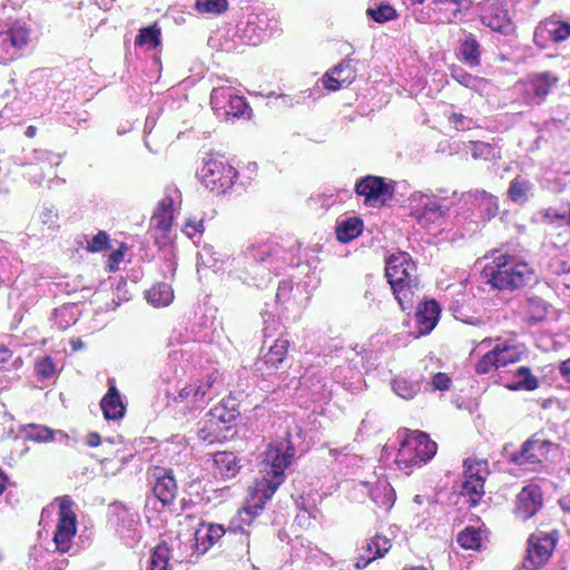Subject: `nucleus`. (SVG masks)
Returning <instances> with one entry per match:
<instances>
[{
    "mask_svg": "<svg viewBox=\"0 0 570 570\" xmlns=\"http://www.w3.org/2000/svg\"><path fill=\"white\" fill-rule=\"evenodd\" d=\"M385 277L390 285L402 284L412 278H417L416 265L411 255L397 252L385 259Z\"/></svg>",
    "mask_w": 570,
    "mask_h": 570,
    "instance_id": "obj_17",
    "label": "nucleus"
},
{
    "mask_svg": "<svg viewBox=\"0 0 570 570\" xmlns=\"http://www.w3.org/2000/svg\"><path fill=\"white\" fill-rule=\"evenodd\" d=\"M86 443L90 448H97L101 444V436L97 432H90L87 434Z\"/></svg>",
    "mask_w": 570,
    "mask_h": 570,
    "instance_id": "obj_54",
    "label": "nucleus"
},
{
    "mask_svg": "<svg viewBox=\"0 0 570 570\" xmlns=\"http://www.w3.org/2000/svg\"><path fill=\"white\" fill-rule=\"evenodd\" d=\"M363 222L358 217H350L336 226V238L341 243H350L361 235Z\"/></svg>",
    "mask_w": 570,
    "mask_h": 570,
    "instance_id": "obj_35",
    "label": "nucleus"
},
{
    "mask_svg": "<svg viewBox=\"0 0 570 570\" xmlns=\"http://www.w3.org/2000/svg\"><path fill=\"white\" fill-rule=\"evenodd\" d=\"M438 444L429 434L419 430H405L395 462L401 470L421 466L436 454Z\"/></svg>",
    "mask_w": 570,
    "mask_h": 570,
    "instance_id": "obj_3",
    "label": "nucleus"
},
{
    "mask_svg": "<svg viewBox=\"0 0 570 570\" xmlns=\"http://www.w3.org/2000/svg\"><path fill=\"white\" fill-rule=\"evenodd\" d=\"M229 3L227 0H197L195 9L199 13L222 14L228 10Z\"/></svg>",
    "mask_w": 570,
    "mask_h": 570,
    "instance_id": "obj_43",
    "label": "nucleus"
},
{
    "mask_svg": "<svg viewBox=\"0 0 570 570\" xmlns=\"http://www.w3.org/2000/svg\"><path fill=\"white\" fill-rule=\"evenodd\" d=\"M512 375L515 381L505 384V387L509 391L523 390L532 392L539 387V380L535 375L532 374V371L529 366H519Z\"/></svg>",
    "mask_w": 570,
    "mask_h": 570,
    "instance_id": "obj_31",
    "label": "nucleus"
},
{
    "mask_svg": "<svg viewBox=\"0 0 570 570\" xmlns=\"http://www.w3.org/2000/svg\"><path fill=\"white\" fill-rule=\"evenodd\" d=\"M458 544L464 550L479 551L482 547V532L480 528L468 525L458 533Z\"/></svg>",
    "mask_w": 570,
    "mask_h": 570,
    "instance_id": "obj_37",
    "label": "nucleus"
},
{
    "mask_svg": "<svg viewBox=\"0 0 570 570\" xmlns=\"http://www.w3.org/2000/svg\"><path fill=\"white\" fill-rule=\"evenodd\" d=\"M543 220L557 226L570 225V204L561 203L559 206H550L543 210Z\"/></svg>",
    "mask_w": 570,
    "mask_h": 570,
    "instance_id": "obj_38",
    "label": "nucleus"
},
{
    "mask_svg": "<svg viewBox=\"0 0 570 570\" xmlns=\"http://www.w3.org/2000/svg\"><path fill=\"white\" fill-rule=\"evenodd\" d=\"M414 503H416L417 505H428V509L429 511L431 509H435L436 505H438V502L434 498L432 497H428V495H422V494H416L413 499Z\"/></svg>",
    "mask_w": 570,
    "mask_h": 570,
    "instance_id": "obj_52",
    "label": "nucleus"
},
{
    "mask_svg": "<svg viewBox=\"0 0 570 570\" xmlns=\"http://www.w3.org/2000/svg\"><path fill=\"white\" fill-rule=\"evenodd\" d=\"M174 223V199L169 196L163 198L150 218L149 233L156 244L161 247L167 244L168 234Z\"/></svg>",
    "mask_w": 570,
    "mask_h": 570,
    "instance_id": "obj_16",
    "label": "nucleus"
},
{
    "mask_svg": "<svg viewBox=\"0 0 570 570\" xmlns=\"http://www.w3.org/2000/svg\"><path fill=\"white\" fill-rule=\"evenodd\" d=\"M214 473L220 479L229 480L240 471V460L233 451H217L213 454Z\"/></svg>",
    "mask_w": 570,
    "mask_h": 570,
    "instance_id": "obj_27",
    "label": "nucleus"
},
{
    "mask_svg": "<svg viewBox=\"0 0 570 570\" xmlns=\"http://www.w3.org/2000/svg\"><path fill=\"white\" fill-rule=\"evenodd\" d=\"M100 407L106 420H118L124 417L126 413V407L114 379L108 380V392L101 399Z\"/></svg>",
    "mask_w": 570,
    "mask_h": 570,
    "instance_id": "obj_28",
    "label": "nucleus"
},
{
    "mask_svg": "<svg viewBox=\"0 0 570 570\" xmlns=\"http://www.w3.org/2000/svg\"><path fill=\"white\" fill-rule=\"evenodd\" d=\"M494 342V346L475 362L474 372L476 374L487 375L522 360L520 346L513 341L497 337Z\"/></svg>",
    "mask_w": 570,
    "mask_h": 570,
    "instance_id": "obj_6",
    "label": "nucleus"
},
{
    "mask_svg": "<svg viewBox=\"0 0 570 570\" xmlns=\"http://www.w3.org/2000/svg\"><path fill=\"white\" fill-rule=\"evenodd\" d=\"M431 384L433 390L449 391L452 384V380L446 373L438 372L433 375Z\"/></svg>",
    "mask_w": 570,
    "mask_h": 570,
    "instance_id": "obj_50",
    "label": "nucleus"
},
{
    "mask_svg": "<svg viewBox=\"0 0 570 570\" xmlns=\"http://www.w3.org/2000/svg\"><path fill=\"white\" fill-rule=\"evenodd\" d=\"M561 376L570 383V357L563 361L559 366Z\"/></svg>",
    "mask_w": 570,
    "mask_h": 570,
    "instance_id": "obj_55",
    "label": "nucleus"
},
{
    "mask_svg": "<svg viewBox=\"0 0 570 570\" xmlns=\"http://www.w3.org/2000/svg\"><path fill=\"white\" fill-rule=\"evenodd\" d=\"M147 301L155 307L168 306L174 299V291L167 283H157L146 293Z\"/></svg>",
    "mask_w": 570,
    "mask_h": 570,
    "instance_id": "obj_34",
    "label": "nucleus"
},
{
    "mask_svg": "<svg viewBox=\"0 0 570 570\" xmlns=\"http://www.w3.org/2000/svg\"><path fill=\"white\" fill-rule=\"evenodd\" d=\"M19 363H21V358H20V357H18L17 360H14V362H13V366H14V367H18V366H19Z\"/></svg>",
    "mask_w": 570,
    "mask_h": 570,
    "instance_id": "obj_61",
    "label": "nucleus"
},
{
    "mask_svg": "<svg viewBox=\"0 0 570 570\" xmlns=\"http://www.w3.org/2000/svg\"><path fill=\"white\" fill-rule=\"evenodd\" d=\"M288 348V340H275L274 343L268 347V351L263 356L265 364L271 365L273 367H278L286 360Z\"/></svg>",
    "mask_w": 570,
    "mask_h": 570,
    "instance_id": "obj_36",
    "label": "nucleus"
},
{
    "mask_svg": "<svg viewBox=\"0 0 570 570\" xmlns=\"http://www.w3.org/2000/svg\"><path fill=\"white\" fill-rule=\"evenodd\" d=\"M525 311L535 322L546 318L548 313V304L539 296H530L525 299Z\"/></svg>",
    "mask_w": 570,
    "mask_h": 570,
    "instance_id": "obj_42",
    "label": "nucleus"
},
{
    "mask_svg": "<svg viewBox=\"0 0 570 570\" xmlns=\"http://www.w3.org/2000/svg\"><path fill=\"white\" fill-rule=\"evenodd\" d=\"M391 386L393 392L404 400L414 399L421 391L420 381L412 380L405 375L395 376L391 382Z\"/></svg>",
    "mask_w": 570,
    "mask_h": 570,
    "instance_id": "obj_33",
    "label": "nucleus"
},
{
    "mask_svg": "<svg viewBox=\"0 0 570 570\" xmlns=\"http://www.w3.org/2000/svg\"><path fill=\"white\" fill-rule=\"evenodd\" d=\"M296 450L289 433L283 440L269 443L264 451L265 475L257 483V492L269 500L285 480V470L292 464Z\"/></svg>",
    "mask_w": 570,
    "mask_h": 570,
    "instance_id": "obj_2",
    "label": "nucleus"
},
{
    "mask_svg": "<svg viewBox=\"0 0 570 570\" xmlns=\"http://www.w3.org/2000/svg\"><path fill=\"white\" fill-rule=\"evenodd\" d=\"M449 119L451 121H454V122H461L463 119H464V116L462 114H456V112H453L451 114V116L449 117Z\"/></svg>",
    "mask_w": 570,
    "mask_h": 570,
    "instance_id": "obj_57",
    "label": "nucleus"
},
{
    "mask_svg": "<svg viewBox=\"0 0 570 570\" xmlns=\"http://www.w3.org/2000/svg\"><path fill=\"white\" fill-rule=\"evenodd\" d=\"M461 57L464 62L472 67L480 66V45L474 36L469 35L462 42H461Z\"/></svg>",
    "mask_w": 570,
    "mask_h": 570,
    "instance_id": "obj_41",
    "label": "nucleus"
},
{
    "mask_svg": "<svg viewBox=\"0 0 570 570\" xmlns=\"http://www.w3.org/2000/svg\"><path fill=\"white\" fill-rule=\"evenodd\" d=\"M28 439L37 442H47L53 440V431L47 426L30 424L28 426Z\"/></svg>",
    "mask_w": 570,
    "mask_h": 570,
    "instance_id": "obj_48",
    "label": "nucleus"
},
{
    "mask_svg": "<svg viewBox=\"0 0 570 570\" xmlns=\"http://www.w3.org/2000/svg\"><path fill=\"white\" fill-rule=\"evenodd\" d=\"M161 43V29L157 22L151 26L141 28L135 39V45L138 47L148 46L150 49H156Z\"/></svg>",
    "mask_w": 570,
    "mask_h": 570,
    "instance_id": "obj_39",
    "label": "nucleus"
},
{
    "mask_svg": "<svg viewBox=\"0 0 570 570\" xmlns=\"http://www.w3.org/2000/svg\"><path fill=\"white\" fill-rule=\"evenodd\" d=\"M228 533L223 524L202 521L194 533V547L197 553L205 554Z\"/></svg>",
    "mask_w": 570,
    "mask_h": 570,
    "instance_id": "obj_24",
    "label": "nucleus"
},
{
    "mask_svg": "<svg viewBox=\"0 0 570 570\" xmlns=\"http://www.w3.org/2000/svg\"><path fill=\"white\" fill-rule=\"evenodd\" d=\"M412 7H420L423 22L451 24L460 21L469 9L468 0H409Z\"/></svg>",
    "mask_w": 570,
    "mask_h": 570,
    "instance_id": "obj_4",
    "label": "nucleus"
},
{
    "mask_svg": "<svg viewBox=\"0 0 570 570\" xmlns=\"http://www.w3.org/2000/svg\"><path fill=\"white\" fill-rule=\"evenodd\" d=\"M492 341H493V340H492L491 337H485V338H483V340L481 341V344H482V345H485V344H488V345H489V344H491V343H492Z\"/></svg>",
    "mask_w": 570,
    "mask_h": 570,
    "instance_id": "obj_60",
    "label": "nucleus"
},
{
    "mask_svg": "<svg viewBox=\"0 0 570 570\" xmlns=\"http://www.w3.org/2000/svg\"><path fill=\"white\" fill-rule=\"evenodd\" d=\"M35 371L39 379H49L56 371V365L50 356L38 358L35 364Z\"/></svg>",
    "mask_w": 570,
    "mask_h": 570,
    "instance_id": "obj_47",
    "label": "nucleus"
},
{
    "mask_svg": "<svg viewBox=\"0 0 570 570\" xmlns=\"http://www.w3.org/2000/svg\"><path fill=\"white\" fill-rule=\"evenodd\" d=\"M354 191L365 206L382 207L394 197L395 187L381 176L367 175L356 181Z\"/></svg>",
    "mask_w": 570,
    "mask_h": 570,
    "instance_id": "obj_12",
    "label": "nucleus"
},
{
    "mask_svg": "<svg viewBox=\"0 0 570 570\" xmlns=\"http://www.w3.org/2000/svg\"><path fill=\"white\" fill-rule=\"evenodd\" d=\"M441 307L435 299L425 301L420 304L415 312L416 333L415 336L430 334L440 318Z\"/></svg>",
    "mask_w": 570,
    "mask_h": 570,
    "instance_id": "obj_26",
    "label": "nucleus"
},
{
    "mask_svg": "<svg viewBox=\"0 0 570 570\" xmlns=\"http://www.w3.org/2000/svg\"><path fill=\"white\" fill-rule=\"evenodd\" d=\"M543 503L544 499L541 487L530 483L524 485L517 494L512 513L515 519L528 521L543 508Z\"/></svg>",
    "mask_w": 570,
    "mask_h": 570,
    "instance_id": "obj_15",
    "label": "nucleus"
},
{
    "mask_svg": "<svg viewBox=\"0 0 570 570\" xmlns=\"http://www.w3.org/2000/svg\"><path fill=\"white\" fill-rule=\"evenodd\" d=\"M489 473L487 460L468 458L463 461L461 495L469 498L470 505H476L484 495V483Z\"/></svg>",
    "mask_w": 570,
    "mask_h": 570,
    "instance_id": "obj_10",
    "label": "nucleus"
},
{
    "mask_svg": "<svg viewBox=\"0 0 570 570\" xmlns=\"http://www.w3.org/2000/svg\"><path fill=\"white\" fill-rule=\"evenodd\" d=\"M238 416L239 412L235 407H228L220 402L210 409L200 421L197 435L210 444L219 442L226 438V433L230 431Z\"/></svg>",
    "mask_w": 570,
    "mask_h": 570,
    "instance_id": "obj_5",
    "label": "nucleus"
},
{
    "mask_svg": "<svg viewBox=\"0 0 570 570\" xmlns=\"http://www.w3.org/2000/svg\"><path fill=\"white\" fill-rule=\"evenodd\" d=\"M309 518V513L307 512V510H302L301 513L297 514V519H301V518Z\"/></svg>",
    "mask_w": 570,
    "mask_h": 570,
    "instance_id": "obj_58",
    "label": "nucleus"
},
{
    "mask_svg": "<svg viewBox=\"0 0 570 570\" xmlns=\"http://www.w3.org/2000/svg\"><path fill=\"white\" fill-rule=\"evenodd\" d=\"M535 38H548L553 42L564 41L570 37V23L547 19L542 21L534 31Z\"/></svg>",
    "mask_w": 570,
    "mask_h": 570,
    "instance_id": "obj_29",
    "label": "nucleus"
},
{
    "mask_svg": "<svg viewBox=\"0 0 570 570\" xmlns=\"http://www.w3.org/2000/svg\"><path fill=\"white\" fill-rule=\"evenodd\" d=\"M481 22L491 30L504 36L511 35L515 30L509 10L498 1L484 4L481 14Z\"/></svg>",
    "mask_w": 570,
    "mask_h": 570,
    "instance_id": "obj_20",
    "label": "nucleus"
},
{
    "mask_svg": "<svg viewBox=\"0 0 570 570\" xmlns=\"http://www.w3.org/2000/svg\"><path fill=\"white\" fill-rule=\"evenodd\" d=\"M489 262L481 274L485 282L499 291H518L525 287L533 277L532 267L515 255L493 249L485 256Z\"/></svg>",
    "mask_w": 570,
    "mask_h": 570,
    "instance_id": "obj_1",
    "label": "nucleus"
},
{
    "mask_svg": "<svg viewBox=\"0 0 570 570\" xmlns=\"http://www.w3.org/2000/svg\"><path fill=\"white\" fill-rule=\"evenodd\" d=\"M356 78V70L351 60H342L327 70L322 77L323 87L327 91H337L350 86Z\"/></svg>",
    "mask_w": 570,
    "mask_h": 570,
    "instance_id": "obj_23",
    "label": "nucleus"
},
{
    "mask_svg": "<svg viewBox=\"0 0 570 570\" xmlns=\"http://www.w3.org/2000/svg\"><path fill=\"white\" fill-rule=\"evenodd\" d=\"M562 272L567 275H570V266L568 267L566 263H562Z\"/></svg>",
    "mask_w": 570,
    "mask_h": 570,
    "instance_id": "obj_59",
    "label": "nucleus"
},
{
    "mask_svg": "<svg viewBox=\"0 0 570 570\" xmlns=\"http://www.w3.org/2000/svg\"><path fill=\"white\" fill-rule=\"evenodd\" d=\"M559 541V531L531 533L527 540L522 567L525 570H541L552 558Z\"/></svg>",
    "mask_w": 570,
    "mask_h": 570,
    "instance_id": "obj_7",
    "label": "nucleus"
},
{
    "mask_svg": "<svg viewBox=\"0 0 570 570\" xmlns=\"http://www.w3.org/2000/svg\"><path fill=\"white\" fill-rule=\"evenodd\" d=\"M77 533V515L73 511V502L69 497L59 501L58 523L53 534V542L57 551L68 552L73 543Z\"/></svg>",
    "mask_w": 570,
    "mask_h": 570,
    "instance_id": "obj_13",
    "label": "nucleus"
},
{
    "mask_svg": "<svg viewBox=\"0 0 570 570\" xmlns=\"http://www.w3.org/2000/svg\"><path fill=\"white\" fill-rule=\"evenodd\" d=\"M440 217H442V209L441 206L436 203L426 204L422 212L417 213L416 215V218L420 223H422L424 219L435 220Z\"/></svg>",
    "mask_w": 570,
    "mask_h": 570,
    "instance_id": "obj_49",
    "label": "nucleus"
},
{
    "mask_svg": "<svg viewBox=\"0 0 570 570\" xmlns=\"http://www.w3.org/2000/svg\"><path fill=\"white\" fill-rule=\"evenodd\" d=\"M200 183L210 191L220 195L226 193L235 184L238 173L226 160L220 158H208L199 169Z\"/></svg>",
    "mask_w": 570,
    "mask_h": 570,
    "instance_id": "obj_8",
    "label": "nucleus"
},
{
    "mask_svg": "<svg viewBox=\"0 0 570 570\" xmlns=\"http://www.w3.org/2000/svg\"><path fill=\"white\" fill-rule=\"evenodd\" d=\"M110 248V238L105 230H99L92 238L87 243L86 249L89 253H98Z\"/></svg>",
    "mask_w": 570,
    "mask_h": 570,
    "instance_id": "obj_45",
    "label": "nucleus"
},
{
    "mask_svg": "<svg viewBox=\"0 0 570 570\" xmlns=\"http://www.w3.org/2000/svg\"><path fill=\"white\" fill-rule=\"evenodd\" d=\"M171 549L166 541H160L150 550L149 567L147 570H173Z\"/></svg>",
    "mask_w": 570,
    "mask_h": 570,
    "instance_id": "obj_32",
    "label": "nucleus"
},
{
    "mask_svg": "<svg viewBox=\"0 0 570 570\" xmlns=\"http://www.w3.org/2000/svg\"><path fill=\"white\" fill-rule=\"evenodd\" d=\"M210 106L217 115L226 120L230 118H246L252 111L247 100L238 96L230 87H217L210 92Z\"/></svg>",
    "mask_w": 570,
    "mask_h": 570,
    "instance_id": "obj_11",
    "label": "nucleus"
},
{
    "mask_svg": "<svg viewBox=\"0 0 570 570\" xmlns=\"http://www.w3.org/2000/svg\"><path fill=\"white\" fill-rule=\"evenodd\" d=\"M222 382L223 374L218 368H212L181 386L177 394L173 396V402L186 403L187 405L195 407L198 403L204 402L205 399L209 396L216 384Z\"/></svg>",
    "mask_w": 570,
    "mask_h": 570,
    "instance_id": "obj_9",
    "label": "nucleus"
},
{
    "mask_svg": "<svg viewBox=\"0 0 570 570\" xmlns=\"http://www.w3.org/2000/svg\"><path fill=\"white\" fill-rule=\"evenodd\" d=\"M391 548L392 543L387 537L375 534L361 546L355 560V567L357 569L366 568L371 562L383 558Z\"/></svg>",
    "mask_w": 570,
    "mask_h": 570,
    "instance_id": "obj_22",
    "label": "nucleus"
},
{
    "mask_svg": "<svg viewBox=\"0 0 570 570\" xmlns=\"http://www.w3.org/2000/svg\"><path fill=\"white\" fill-rule=\"evenodd\" d=\"M24 134H26V136L28 138L36 137V135H37V127L33 126V125L28 126Z\"/></svg>",
    "mask_w": 570,
    "mask_h": 570,
    "instance_id": "obj_56",
    "label": "nucleus"
},
{
    "mask_svg": "<svg viewBox=\"0 0 570 570\" xmlns=\"http://www.w3.org/2000/svg\"><path fill=\"white\" fill-rule=\"evenodd\" d=\"M29 41V30L22 26H12L7 31L0 32V63L16 60L19 50Z\"/></svg>",
    "mask_w": 570,
    "mask_h": 570,
    "instance_id": "obj_18",
    "label": "nucleus"
},
{
    "mask_svg": "<svg viewBox=\"0 0 570 570\" xmlns=\"http://www.w3.org/2000/svg\"><path fill=\"white\" fill-rule=\"evenodd\" d=\"M390 286L401 309H411L420 291L419 278H412L409 282H403L402 284H393Z\"/></svg>",
    "mask_w": 570,
    "mask_h": 570,
    "instance_id": "obj_30",
    "label": "nucleus"
},
{
    "mask_svg": "<svg viewBox=\"0 0 570 570\" xmlns=\"http://www.w3.org/2000/svg\"><path fill=\"white\" fill-rule=\"evenodd\" d=\"M452 78L460 85L470 89H476L479 85L484 81L483 78L473 76L463 69L453 70Z\"/></svg>",
    "mask_w": 570,
    "mask_h": 570,
    "instance_id": "obj_46",
    "label": "nucleus"
},
{
    "mask_svg": "<svg viewBox=\"0 0 570 570\" xmlns=\"http://www.w3.org/2000/svg\"><path fill=\"white\" fill-rule=\"evenodd\" d=\"M124 259V252L121 249L114 250L107 259L106 269L108 272H116L119 268V264Z\"/></svg>",
    "mask_w": 570,
    "mask_h": 570,
    "instance_id": "obj_51",
    "label": "nucleus"
},
{
    "mask_svg": "<svg viewBox=\"0 0 570 570\" xmlns=\"http://www.w3.org/2000/svg\"><path fill=\"white\" fill-rule=\"evenodd\" d=\"M551 448V441L535 433L521 445L520 450L511 453L509 461L515 465L535 470L548 459Z\"/></svg>",
    "mask_w": 570,
    "mask_h": 570,
    "instance_id": "obj_14",
    "label": "nucleus"
},
{
    "mask_svg": "<svg viewBox=\"0 0 570 570\" xmlns=\"http://www.w3.org/2000/svg\"><path fill=\"white\" fill-rule=\"evenodd\" d=\"M532 189V184L520 176L513 178L508 189V197L511 202L517 204H524L528 202L529 193Z\"/></svg>",
    "mask_w": 570,
    "mask_h": 570,
    "instance_id": "obj_40",
    "label": "nucleus"
},
{
    "mask_svg": "<svg viewBox=\"0 0 570 570\" xmlns=\"http://www.w3.org/2000/svg\"><path fill=\"white\" fill-rule=\"evenodd\" d=\"M153 493L163 505H170L177 495V482L170 469L154 466L151 470Z\"/></svg>",
    "mask_w": 570,
    "mask_h": 570,
    "instance_id": "obj_21",
    "label": "nucleus"
},
{
    "mask_svg": "<svg viewBox=\"0 0 570 570\" xmlns=\"http://www.w3.org/2000/svg\"><path fill=\"white\" fill-rule=\"evenodd\" d=\"M12 351L0 344V371L7 370V363L12 358Z\"/></svg>",
    "mask_w": 570,
    "mask_h": 570,
    "instance_id": "obj_53",
    "label": "nucleus"
},
{
    "mask_svg": "<svg viewBox=\"0 0 570 570\" xmlns=\"http://www.w3.org/2000/svg\"><path fill=\"white\" fill-rule=\"evenodd\" d=\"M259 501V503L244 507L237 511V514L229 521V524L227 527L228 533L240 534L248 543L249 531L247 528L250 527L256 517L261 514V512L264 509V504L267 501L265 500L262 493Z\"/></svg>",
    "mask_w": 570,
    "mask_h": 570,
    "instance_id": "obj_25",
    "label": "nucleus"
},
{
    "mask_svg": "<svg viewBox=\"0 0 570 570\" xmlns=\"http://www.w3.org/2000/svg\"><path fill=\"white\" fill-rule=\"evenodd\" d=\"M374 21L384 23L397 17L396 10L390 4H381L377 8H368L366 11Z\"/></svg>",
    "mask_w": 570,
    "mask_h": 570,
    "instance_id": "obj_44",
    "label": "nucleus"
},
{
    "mask_svg": "<svg viewBox=\"0 0 570 570\" xmlns=\"http://www.w3.org/2000/svg\"><path fill=\"white\" fill-rule=\"evenodd\" d=\"M559 77L552 71L532 72L524 81L527 97L537 105L547 100L550 92L558 87Z\"/></svg>",
    "mask_w": 570,
    "mask_h": 570,
    "instance_id": "obj_19",
    "label": "nucleus"
}]
</instances>
